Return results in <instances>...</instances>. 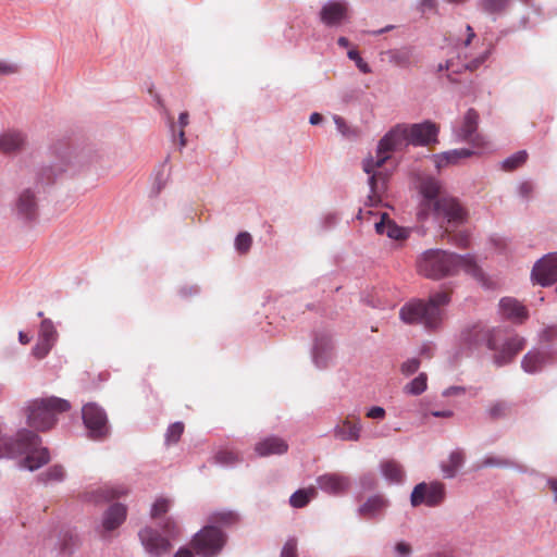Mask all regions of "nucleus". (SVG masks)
<instances>
[{
    "mask_svg": "<svg viewBox=\"0 0 557 557\" xmlns=\"http://www.w3.org/2000/svg\"><path fill=\"white\" fill-rule=\"evenodd\" d=\"M407 125L397 124L392 127L379 141L375 156H370L362 162V169L368 174L370 188L367 205L377 206L387 188L388 173L383 165L391 158V153L403 150L409 146Z\"/></svg>",
    "mask_w": 557,
    "mask_h": 557,
    "instance_id": "nucleus-1",
    "label": "nucleus"
},
{
    "mask_svg": "<svg viewBox=\"0 0 557 557\" xmlns=\"http://www.w3.org/2000/svg\"><path fill=\"white\" fill-rule=\"evenodd\" d=\"M417 268L420 274L433 280L453 276L462 271L478 280L484 287H491L484 272L470 253L457 255L442 249H429L419 257Z\"/></svg>",
    "mask_w": 557,
    "mask_h": 557,
    "instance_id": "nucleus-2",
    "label": "nucleus"
},
{
    "mask_svg": "<svg viewBox=\"0 0 557 557\" xmlns=\"http://www.w3.org/2000/svg\"><path fill=\"white\" fill-rule=\"evenodd\" d=\"M463 339L470 346L478 347L485 344L494 351L493 361L503 367L512 361L515 356L524 347L525 339L518 335L508 337L502 327H488L478 324L463 333Z\"/></svg>",
    "mask_w": 557,
    "mask_h": 557,
    "instance_id": "nucleus-3",
    "label": "nucleus"
},
{
    "mask_svg": "<svg viewBox=\"0 0 557 557\" xmlns=\"http://www.w3.org/2000/svg\"><path fill=\"white\" fill-rule=\"evenodd\" d=\"M104 159V156H98L89 150L65 147L58 151L55 160L49 168L42 170L38 180L44 184H50L63 174L75 175L85 170H103Z\"/></svg>",
    "mask_w": 557,
    "mask_h": 557,
    "instance_id": "nucleus-4",
    "label": "nucleus"
},
{
    "mask_svg": "<svg viewBox=\"0 0 557 557\" xmlns=\"http://www.w3.org/2000/svg\"><path fill=\"white\" fill-rule=\"evenodd\" d=\"M449 301L446 292L433 294L428 301L412 299L400 308L399 318L406 324H420L428 330H435L443 321V307Z\"/></svg>",
    "mask_w": 557,
    "mask_h": 557,
    "instance_id": "nucleus-5",
    "label": "nucleus"
},
{
    "mask_svg": "<svg viewBox=\"0 0 557 557\" xmlns=\"http://www.w3.org/2000/svg\"><path fill=\"white\" fill-rule=\"evenodd\" d=\"M71 408L66 399L55 396L37 398L26 406L27 423L37 431L51 429L57 422V416Z\"/></svg>",
    "mask_w": 557,
    "mask_h": 557,
    "instance_id": "nucleus-6",
    "label": "nucleus"
},
{
    "mask_svg": "<svg viewBox=\"0 0 557 557\" xmlns=\"http://www.w3.org/2000/svg\"><path fill=\"white\" fill-rule=\"evenodd\" d=\"M12 212L22 223L35 224L39 216V198L36 188L25 187L21 189L12 203Z\"/></svg>",
    "mask_w": 557,
    "mask_h": 557,
    "instance_id": "nucleus-7",
    "label": "nucleus"
},
{
    "mask_svg": "<svg viewBox=\"0 0 557 557\" xmlns=\"http://www.w3.org/2000/svg\"><path fill=\"white\" fill-rule=\"evenodd\" d=\"M225 544V534L214 525H206L191 541L193 548L202 557H214Z\"/></svg>",
    "mask_w": 557,
    "mask_h": 557,
    "instance_id": "nucleus-8",
    "label": "nucleus"
},
{
    "mask_svg": "<svg viewBox=\"0 0 557 557\" xmlns=\"http://www.w3.org/2000/svg\"><path fill=\"white\" fill-rule=\"evenodd\" d=\"M430 216L443 226L444 224L457 226L467 220V212L456 198L442 197L431 208Z\"/></svg>",
    "mask_w": 557,
    "mask_h": 557,
    "instance_id": "nucleus-9",
    "label": "nucleus"
},
{
    "mask_svg": "<svg viewBox=\"0 0 557 557\" xmlns=\"http://www.w3.org/2000/svg\"><path fill=\"white\" fill-rule=\"evenodd\" d=\"M318 17L325 27L339 28L349 21V3L347 0H326L322 3Z\"/></svg>",
    "mask_w": 557,
    "mask_h": 557,
    "instance_id": "nucleus-10",
    "label": "nucleus"
},
{
    "mask_svg": "<svg viewBox=\"0 0 557 557\" xmlns=\"http://www.w3.org/2000/svg\"><path fill=\"white\" fill-rule=\"evenodd\" d=\"M138 539L145 553L149 557H164L172 549L169 539L164 537L152 527H145L139 530Z\"/></svg>",
    "mask_w": 557,
    "mask_h": 557,
    "instance_id": "nucleus-11",
    "label": "nucleus"
},
{
    "mask_svg": "<svg viewBox=\"0 0 557 557\" xmlns=\"http://www.w3.org/2000/svg\"><path fill=\"white\" fill-rule=\"evenodd\" d=\"M82 417L91 438L100 440L108 434L107 414L98 405L94 403L86 404L82 409Z\"/></svg>",
    "mask_w": 557,
    "mask_h": 557,
    "instance_id": "nucleus-12",
    "label": "nucleus"
},
{
    "mask_svg": "<svg viewBox=\"0 0 557 557\" xmlns=\"http://www.w3.org/2000/svg\"><path fill=\"white\" fill-rule=\"evenodd\" d=\"M445 497V487L440 482L419 483L410 495V504L412 507L426 505L429 507L437 506Z\"/></svg>",
    "mask_w": 557,
    "mask_h": 557,
    "instance_id": "nucleus-13",
    "label": "nucleus"
},
{
    "mask_svg": "<svg viewBox=\"0 0 557 557\" xmlns=\"http://www.w3.org/2000/svg\"><path fill=\"white\" fill-rule=\"evenodd\" d=\"M419 208H418V219L420 221H425L430 218L431 208L442 198L440 197L441 184L434 177H424L419 183Z\"/></svg>",
    "mask_w": 557,
    "mask_h": 557,
    "instance_id": "nucleus-14",
    "label": "nucleus"
},
{
    "mask_svg": "<svg viewBox=\"0 0 557 557\" xmlns=\"http://www.w3.org/2000/svg\"><path fill=\"white\" fill-rule=\"evenodd\" d=\"M58 331L52 320L44 319L39 326V332L32 355L37 359H44L49 355L58 342Z\"/></svg>",
    "mask_w": 557,
    "mask_h": 557,
    "instance_id": "nucleus-15",
    "label": "nucleus"
},
{
    "mask_svg": "<svg viewBox=\"0 0 557 557\" xmlns=\"http://www.w3.org/2000/svg\"><path fill=\"white\" fill-rule=\"evenodd\" d=\"M532 280L542 285L549 286L557 281V252L548 253L540 259L532 269Z\"/></svg>",
    "mask_w": 557,
    "mask_h": 557,
    "instance_id": "nucleus-16",
    "label": "nucleus"
},
{
    "mask_svg": "<svg viewBox=\"0 0 557 557\" xmlns=\"http://www.w3.org/2000/svg\"><path fill=\"white\" fill-rule=\"evenodd\" d=\"M467 37L463 40V48L466 51H463V58L466 60L465 66L469 71H475L481 65H483L486 60L490 58L492 53V46L487 45L485 46L480 52L474 54L472 50L470 49V45L475 40V45L479 42V39L476 38L475 33L473 32L472 27L470 25H467Z\"/></svg>",
    "mask_w": 557,
    "mask_h": 557,
    "instance_id": "nucleus-17",
    "label": "nucleus"
},
{
    "mask_svg": "<svg viewBox=\"0 0 557 557\" xmlns=\"http://www.w3.org/2000/svg\"><path fill=\"white\" fill-rule=\"evenodd\" d=\"M315 482L319 490L334 496L344 494L350 486L348 476L335 472L319 475Z\"/></svg>",
    "mask_w": 557,
    "mask_h": 557,
    "instance_id": "nucleus-18",
    "label": "nucleus"
},
{
    "mask_svg": "<svg viewBox=\"0 0 557 557\" xmlns=\"http://www.w3.org/2000/svg\"><path fill=\"white\" fill-rule=\"evenodd\" d=\"M407 133L410 145L426 146L436 141L438 128L434 123L424 122L407 126Z\"/></svg>",
    "mask_w": 557,
    "mask_h": 557,
    "instance_id": "nucleus-19",
    "label": "nucleus"
},
{
    "mask_svg": "<svg viewBox=\"0 0 557 557\" xmlns=\"http://www.w3.org/2000/svg\"><path fill=\"white\" fill-rule=\"evenodd\" d=\"M555 352L549 349L530 350L522 359L521 367L524 372L533 374L541 371L554 360Z\"/></svg>",
    "mask_w": 557,
    "mask_h": 557,
    "instance_id": "nucleus-20",
    "label": "nucleus"
},
{
    "mask_svg": "<svg viewBox=\"0 0 557 557\" xmlns=\"http://www.w3.org/2000/svg\"><path fill=\"white\" fill-rule=\"evenodd\" d=\"M389 506V500L381 495L375 494L366 499L359 507H358V515L367 520H373L377 519L383 516L385 510Z\"/></svg>",
    "mask_w": 557,
    "mask_h": 557,
    "instance_id": "nucleus-21",
    "label": "nucleus"
},
{
    "mask_svg": "<svg viewBox=\"0 0 557 557\" xmlns=\"http://www.w3.org/2000/svg\"><path fill=\"white\" fill-rule=\"evenodd\" d=\"M498 312L503 318L518 324L528 319L527 308L512 297H504L499 300Z\"/></svg>",
    "mask_w": 557,
    "mask_h": 557,
    "instance_id": "nucleus-22",
    "label": "nucleus"
},
{
    "mask_svg": "<svg viewBox=\"0 0 557 557\" xmlns=\"http://www.w3.org/2000/svg\"><path fill=\"white\" fill-rule=\"evenodd\" d=\"M333 357L332 339L329 335L322 334L315 337L312 349V360L317 368L324 369Z\"/></svg>",
    "mask_w": 557,
    "mask_h": 557,
    "instance_id": "nucleus-23",
    "label": "nucleus"
},
{
    "mask_svg": "<svg viewBox=\"0 0 557 557\" xmlns=\"http://www.w3.org/2000/svg\"><path fill=\"white\" fill-rule=\"evenodd\" d=\"M127 507L121 503L112 504L102 516L101 528L104 532L117 529L126 519Z\"/></svg>",
    "mask_w": 557,
    "mask_h": 557,
    "instance_id": "nucleus-24",
    "label": "nucleus"
},
{
    "mask_svg": "<svg viewBox=\"0 0 557 557\" xmlns=\"http://www.w3.org/2000/svg\"><path fill=\"white\" fill-rule=\"evenodd\" d=\"M379 471L382 478L389 485L401 484L406 478L403 465L394 459L382 460L379 465Z\"/></svg>",
    "mask_w": 557,
    "mask_h": 557,
    "instance_id": "nucleus-25",
    "label": "nucleus"
},
{
    "mask_svg": "<svg viewBox=\"0 0 557 557\" xmlns=\"http://www.w3.org/2000/svg\"><path fill=\"white\" fill-rule=\"evenodd\" d=\"M26 135L18 129H5L0 134V151L14 153L24 148Z\"/></svg>",
    "mask_w": 557,
    "mask_h": 557,
    "instance_id": "nucleus-26",
    "label": "nucleus"
},
{
    "mask_svg": "<svg viewBox=\"0 0 557 557\" xmlns=\"http://www.w3.org/2000/svg\"><path fill=\"white\" fill-rule=\"evenodd\" d=\"M362 424L359 419L344 420L333 429V436L339 441L357 442L361 436Z\"/></svg>",
    "mask_w": 557,
    "mask_h": 557,
    "instance_id": "nucleus-27",
    "label": "nucleus"
},
{
    "mask_svg": "<svg viewBox=\"0 0 557 557\" xmlns=\"http://www.w3.org/2000/svg\"><path fill=\"white\" fill-rule=\"evenodd\" d=\"M287 449V443L277 436H267L259 441L255 446V451L260 457L282 455L285 454Z\"/></svg>",
    "mask_w": 557,
    "mask_h": 557,
    "instance_id": "nucleus-28",
    "label": "nucleus"
},
{
    "mask_svg": "<svg viewBox=\"0 0 557 557\" xmlns=\"http://www.w3.org/2000/svg\"><path fill=\"white\" fill-rule=\"evenodd\" d=\"M374 228L377 234H386L387 237L395 240H404L409 235L406 228L398 226L395 222L389 220L387 213L381 215V220L375 222Z\"/></svg>",
    "mask_w": 557,
    "mask_h": 557,
    "instance_id": "nucleus-29",
    "label": "nucleus"
},
{
    "mask_svg": "<svg viewBox=\"0 0 557 557\" xmlns=\"http://www.w3.org/2000/svg\"><path fill=\"white\" fill-rule=\"evenodd\" d=\"M478 121L479 114L476 111L469 109L462 119L461 125L455 131L457 139L472 141L476 131Z\"/></svg>",
    "mask_w": 557,
    "mask_h": 557,
    "instance_id": "nucleus-30",
    "label": "nucleus"
},
{
    "mask_svg": "<svg viewBox=\"0 0 557 557\" xmlns=\"http://www.w3.org/2000/svg\"><path fill=\"white\" fill-rule=\"evenodd\" d=\"M473 154V151L468 148L453 149L437 153L433 156L434 165L437 170H441L450 164H457L459 160L469 158Z\"/></svg>",
    "mask_w": 557,
    "mask_h": 557,
    "instance_id": "nucleus-31",
    "label": "nucleus"
},
{
    "mask_svg": "<svg viewBox=\"0 0 557 557\" xmlns=\"http://www.w3.org/2000/svg\"><path fill=\"white\" fill-rule=\"evenodd\" d=\"M465 462L463 453L460 449L451 451L446 461L441 463V470L446 479H453L457 475Z\"/></svg>",
    "mask_w": 557,
    "mask_h": 557,
    "instance_id": "nucleus-32",
    "label": "nucleus"
},
{
    "mask_svg": "<svg viewBox=\"0 0 557 557\" xmlns=\"http://www.w3.org/2000/svg\"><path fill=\"white\" fill-rule=\"evenodd\" d=\"M318 492L314 487L300 488L293 493L289 497V504L294 508H302L309 504L310 500L314 499Z\"/></svg>",
    "mask_w": 557,
    "mask_h": 557,
    "instance_id": "nucleus-33",
    "label": "nucleus"
},
{
    "mask_svg": "<svg viewBox=\"0 0 557 557\" xmlns=\"http://www.w3.org/2000/svg\"><path fill=\"white\" fill-rule=\"evenodd\" d=\"M428 388V376L425 373H420L418 376L408 382L404 387L403 392L406 395L419 396L424 393Z\"/></svg>",
    "mask_w": 557,
    "mask_h": 557,
    "instance_id": "nucleus-34",
    "label": "nucleus"
},
{
    "mask_svg": "<svg viewBox=\"0 0 557 557\" xmlns=\"http://www.w3.org/2000/svg\"><path fill=\"white\" fill-rule=\"evenodd\" d=\"M128 493V488L124 485H115V486H103L97 491V499L96 500H113L123 496H126Z\"/></svg>",
    "mask_w": 557,
    "mask_h": 557,
    "instance_id": "nucleus-35",
    "label": "nucleus"
},
{
    "mask_svg": "<svg viewBox=\"0 0 557 557\" xmlns=\"http://www.w3.org/2000/svg\"><path fill=\"white\" fill-rule=\"evenodd\" d=\"M237 520V515L231 510L214 511L209 516V524L214 525H228Z\"/></svg>",
    "mask_w": 557,
    "mask_h": 557,
    "instance_id": "nucleus-36",
    "label": "nucleus"
},
{
    "mask_svg": "<svg viewBox=\"0 0 557 557\" xmlns=\"http://www.w3.org/2000/svg\"><path fill=\"white\" fill-rule=\"evenodd\" d=\"M173 505V500L169 497L160 496L156 498L150 508V517L157 519L166 513Z\"/></svg>",
    "mask_w": 557,
    "mask_h": 557,
    "instance_id": "nucleus-37",
    "label": "nucleus"
},
{
    "mask_svg": "<svg viewBox=\"0 0 557 557\" xmlns=\"http://www.w3.org/2000/svg\"><path fill=\"white\" fill-rule=\"evenodd\" d=\"M527 159L528 153L525 150L517 151L502 162V168L506 171L516 170L522 164H524Z\"/></svg>",
    "mask_w": 557,
    "mask_h": 557,
    "instance_id": "nucleus-38",
    "label": "nucleus"
},
{
    "mask_svg": "<svg viewBox=\"0 0 557 557\" xmlns=\"http://www.w3.org/2000/svg\"><path fill=\"white\" fill-rule=\"evenodd\" d=\"M509 2L510 0H480V7L484 12L495 14L503 12Z\"/></svg>",
    "mask_w": 557,
    "mask_h": 557,
    "instance_id": "nucleus-39",
    "label": "nucleus"
},
{
    "mask_svg": "<svg viewBox=\"0 0 557 557\" xmlns=\"http://www.w3.org/2000/svg\"><path fill=\"white\" fill-rule=\"evenodd\" d=\"M65 476V471L61 466H53L39 475L44 483L61 482Z\"/></svg>",
    "mask_w": 557,
    "mask_h": 557,
    "instance_id": "nucleus-40",
    "label": "nucleus"
},
{
    "mask_svg": "<svg viewBox=\"0 0 557 557\" xmlns=\"http://www.w3.org/2000/svg\"><path fill=\"white\" fill-rule=\"evenodd\" d=\"M333 121L337 132L345 138H355L357 131L348 125L346 120L337 114L333 115Z\"/></svg>",
    "mask_w": 557,
    "mask_h": 557,
    "instance_id": "nucleus-41",
    "label": "nucleus"
},
{
    "mask_svg": "<svg viewBox=\"0 0 557 557\" xmlns=\"http://www.w3.org/2000/svg\"><path fill=\"white\" fill-rule=\"evenodd\" d=\"M252 245V237L248 232H240L234 242V247L237 252L244 255L247 253Z\"/></svg>",
    "mask_w": 557,
    "mask_h": 557,
    "instance_id": "nucleus-42",
    "label": "nucleus"
},
{
    "mask_svg": "<svg viewBox=\"0 0 557 557\" xmlns=\"http://www.w3.org/2000/svg\"><path fill=\"white\" fill-rule=\"evenodd\" d=\"M214 460L218 465L223 467H231L237 463L238 456L233 450L223 449L215 454Z\"/></svg>",
    "mask_w": 557,
    "mask_h": 557,
    "instance_id": "nucleus-43",
    "label": "nucleus"
},
{
    "mask_svg": "<svg viewBox=\"0 0 557 557\" xmlns=\"http://www.w3.org/2000/svg\"><path fill=\"white\" fill-rule=\"evenodd\" d=\"M161 529L164 533L163 536L169 539L170 542L171 540H175L181 533L180 525L172 517H169L164 520V522L161 525Z\"/></svg>",
    "mask_w": 557,
    "mask_h": 557,
    "instance_id": "nucleus-44",
    "label": "nucleus"
},
{
    "mask_svg": "<svg viewBox=\"0 0 557 557\" xmlns=\"http://www.w3.org/2000/svg\"><path fill=\"white\" fill-rule=\"evenodd\" d=\"M184 432V424L182 422H174L171 425H169L166 433H165V443L168 445L175 444L181 438L182 434Z\"/></svg>",
    "mask_w": 557,
    "mask_h": 557,
    "instance_id": "nucleus-45",
    "label": "nucleus"
},
{
    "mask_svg": "<svg viewBox=\"0 0 557 557\" xmlns=\"http://www.w3.org/2000/svg\"><path fill=\"white\" fill-rule=\"evenodd\" d=\"M347 57L355 62L358 70L363 74L372 72L371 66L361 58L360 53L356 49H350L347 52Z\"/></svg>",
    "mask_w": 557,
    "mask_h": 557,
    "instance_id": "nucleus-46",
    "label": "nucleus"
},
{
    "mask_svg": "<svg viewBox=\"0 0 557 557\" xmlns=\"http://www.w3.org/2000/svg\"><path fill=\"white\" fill-rule=\"evenodd\" d=\"M420 364L418 358H409L400 364V372L406 376L412 375L419 370Z\"/></svg>",
    "mask_w": 557,
    "mask_h": 557,
    "instance_id": "nucleus-47",
    "label": "nucleus"
},
{
    "mask_svg": "<svg viewBox=\"0 0 557 557\" xmlns=\"http://www.w3.org/2000/svg\"><path fill=\"white\" fill-rule=\"evenodd\" d=\"M280 557H298L297 540L295 537L286 540L282 547Z\"/></svg>",
    "mask_w": 557,
    "mask_h": 557,
    "instance_id": "nucleus-48",
    "label": "nucleus"
},
{
    "mask_svg": "<svg viewBox=\"0 0 557 557\" xmlns=\"http://www.w3.org/2000/svg\"><path fill=\"white\" fill-rule=\"evenodd\" d=\"M20 65L9 60H0V77L17 73Z\"/></svg>",
    "mask_w": 557,
    "mask_h": 557,
    "instance_id": "nucleus-49",
    "label": "nucleus"
},
{
    "mask_svg": "<svg viewBox=\"0 0 557 557\" xmlns=\"http://www.w3.org/2000/svg\"><path fill=\"white\" fill-rule=\"evenodd\" d=\"M391 61L396 65L405 67L409 65V53L406 51H392L391 52Z\"/></svg>",
    "mask_w": 557,
    "mask_h": 557,
    "instance_id": "nucleus-50",
    "label": "nucleus"
},
{
    "mask_svg": "<svg viewBox=\"0 0 557 557\" xmlns=\"http://www.w3.org/2000/svg\"><path fill=\"white\" fill-rule=\"evenodd\" d=\"M533 190H534V184L531 181L520 182L517 186V193L523 199L529 198L531 196V194L533 193Z\"/></svg>",
    "mask_w": 557,
    "mask_h": 557,
    "instance_id": "nucleus-51",
    "label": "nucleus"
},
{
    "mask_svg": "<svg viewBox=\"0 0 557 557\" xmlns=\"http://www.w3.org/2000/svg\"><path fill=\"white\" fill-rule=\"evenodd\" d=\"M482 465L484 467H502V468H506V467H510L511 462L509 460H507V459H503V458H499V457H486L482 461Z\"/></svg>",
    "mask_w": 557,
    "mask_h": 557,
    "instance_id": "nucleus-52",
    "label": "nucleus"
},
{
    "mask_svg": "<svg viewBox=\"0 0 557 557\" xmlns=\"http://www.w3.org/2000/svg\"><path fill=\"white\" fill-rule=\"evenodd\" d=\"M411 546L406 542H397L394 545V555L396 557H409L411 555Z\"/></svg>",
    "mask_w": 557,
    "mask_h": 557,
    "instance_id": "nucleus-53",
    "label": "nucleus"
},
{
    "mask_svg": "<svg viewBox=\"0 0 557 557\" xmlns=\"http://www.w3.org/2000/svg\"><path fill=\"white\" fill-rule=\"evenodd\" d=\"M366 416L372 420L380 421L385 418L386 411L381 406H373L367 410Z\"/></svg>",
    "mask_w": 557,
    "mask_h": 557,
    "instance_id": "nucleus-54",
    "label": "nucleus"
},
{
    "mask_svg": "<svg viewBox=\"0 0 557 557\" xmlns=\"http://www.w3.org/2000/svg\"><path fill=\"white\" fill-rule=\"evenodd\" d=\"M557 337V325H549L546 326L541 333H540V339L542 342H549Z\"/></svg>",
    "mask_w": 557,
    "mask_h": 557,
    "instance_id": "nucleus-55",
    "label": "nucleus"
},
{
    "mask_svg": "<svg viewBox=\"0 0 557 557\" xmlns=\"http://www.w3.org/2000/svg\"><path fill=\"white\" fill-rule=\"evenodd\" d=\"M506 409H507V406L505 403L497 401L490 407L488 413L491 417L497 418V417L503 416L505 413Z\"/></svg>",
    "mask_w": 557,
    "mask_h": 557,
    "instance_id": "nucleus-56",
    "label": "nucleus"
},
{
    "mask_svg": "<svg viewBox=\"0 0 557 557\" xmlns=\"http://www.w3.org/2000/svg\"><path fill=\"white\" fill-rule=\"evenodd\" d=\"M168 175L163 172H158L153 178V187L156 188V193H159L166 184Z\"/></svg>",
    "mask_w": 557,
    "mask_h": 557,
    "instance_id": "nucleus-57",
    "label": "nucleus"
},
{
    "mask_svg": "<svg viewBox=\"0 0 557 557\" xmlns=\"http://www.w3.org/2000/svg\"><path fill=\"white\" fill-rule=\"evenodd\" d=\"M170 128L172 132L173 140L175 141L177 139L180 149H183L186 146V138H185L184 129H178V132L176 133L175 125L173 123L171 124Z\"/></svg>",
    "mask_w": 557,
    "mask_h": 557,
    "instance_id": "nucleus-58",
    "label": "nucleus"
},
{
    "mask_svg": "<svg viewBox=\"0 0 557 557\" xmlns=\"http://www.w3.org/2000/svg\"><path fill=\"white\" fill-rule=\"evenodd\" d=\"M338 214L336 212H329L322 218V224L324 227H331L338 222Z\"/></svg>",
    "mask_w": 557,
    "mask_h": 557,
    "instance_id": "nucleus-59",
    "label": "nucleus"
},
{
    "mask_svg": "<svg viewBox=\"0 0 557 557\" xmlns=\"http://www.w3.org/2000/svg\"><path fill=\"white\" fill-rule=\"evenodd\" d=\"M360 484L363 488L372 490L375 488L376 482L372 474H366L361 476Z\"/></svg>",
    "mask_w": 557,
    "mask_h": 557,
    "instance_id": "nucleus-60",
    "label": "nucleus"
},
{
    "mask_svg": "<svg viewBox=\"0 0 557 557\" xmlns=\"http://www.w3.org/2000/svg\"><path fill=\"white\" fill-rule=\"evenodd\" d=\"M466 393V388L462 386H450L443 392L444 396H453V395H463Z\"/></svg>",
    "mask_w": 557,
    "mask_h": 557,
    "instance_id": "nucleus-61",
    "label": "nucleus"
},
{
    "mask_svg": "<svg viewBox=\"0 0 557 557\" xmlns=\"http://www.w3.org/2000/svg\"><path fill=\"white\" fill-rule=\"evenodd\" d=\"M189 123V115L187 112H182L178 116V126L180 129H184L185 126H187Z\"/></svg>",
    "mask_w": 557,
    "mask_h": 557,
    "instance_id": "nucleus-62",
    "label": "nucleus"
},
{
    "mask_svg": "<svg viewBox=\"0 0 557 557\" xmlns=\"http://www.w3.org/2000/svg\"><path fill=\"white\" fill-rule=\"evenodd\" d=\"M174 557H194V554L190 549H187V548H180Z\"/></svg>",
    "mask_w": 557,
    "mask_h": 557,
    "instance_id": "nucleus-63",
    "label": "nucleus"
},
{
    "mask_svg": "<svg viewBox=\"0 0 557 557\" xmlns=\"http://www.w3.org/2000/svg\"><path fill=\"white\" fill-rule=\"evenodd\" d=\"M547 483L554 493V499L557 502V479H549Z\"/></svg>",
    "mask_w": 557,
    "mask_h": 557,
    "instance_id": "nucleus-64",
    "label": "nucleus"
}]
</instances>
